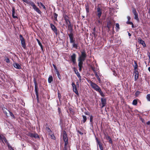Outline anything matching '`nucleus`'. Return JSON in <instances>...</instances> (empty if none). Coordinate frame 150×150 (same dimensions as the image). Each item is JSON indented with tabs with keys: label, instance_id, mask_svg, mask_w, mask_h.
<instances>
[{
	"label": "nucleus",
	"instance_id": "nucleus-1",
	"mask_svg": "<svg viewBox=\"0 0 150 150\" xmlns=\"http://www.w3.org/2000/svg\"><path fill=\"white\" fill-rule=\"evenodd\" d=\"M102 6L101 4H99L95 8V13L97 16V19H100L101 16L102 12Z\"/></svg>",
	"mask_w": 150,
	"mask_h": 150
},
{
	"label": "nucleus",
	"instance_id": "nucleus-2",
	"mask_svg": "<svg viewBox=\"0 0 150 150\" xmlns=\"http://www.w3.org/2000/svg\"><path fill=\"white\" fill-rule=\"evenodd\" d=\"M91 86L92 88L95 90L96 91L98 92L103 97H104L105 96V95L102 92V90L96 84L94 83L92 81H91L90 82Z\"/></svg>",
	"mask_w": 150,
	"mask_h": 150
},
{
	"label": "nucleus",
	"instance_id": "nucleus-3",
	"mask_svg": "<svg viewBox=\"0 0 150 150\" xmlns=\"http://www.w3.org/2000/svg\"><path fill=\"white\" fill-rule=\"evenodd\" d=\"M23 2L26 3L27 4L30 5L33 7L34 10L38 13L39 14H41L42 12L39 8L36 6L35 4L31 1H28L27 0H22Z\"/></svg>",
	"mask_w": 150,
	"mask_h": 150
},
{
	"label": "nucleus",
	"instance_id": "nucleus-4",
	"mask_svg": "<svg viewBox=\"0 0 150 150\" xmlns=\"http://www.w3.org/2000/svg\"><path fill=\"white\" fill-rule=\"evenodd\" d=\"M70 39V42L72 44V47L73 48H75L77 49L78 47V43L75 42V38L74 37V35L73 33H70L68 34Z\"/></svg>",
	"mask_w": 150,
	"mask_h": 150
},
{
	"label": "nucleus",
	"instance_id": "nucleus-5",
	"mask_svg": "<svg viewBox=\"0 0 150 150\" xmlns=\"http://www.w3.org/2000/svg\"><path fill=\"white\" fill-rule=\"evenodd\" d=\"M63 137L64 142V150H67V145L68 144V138L66 132L64 130L63 132Z\"/></svg>",
	"mask_w": 150,
	"mask_h": 150
},
{
	"label": "nucleus",
	"instance_id": "nucleus-6",
	"mask_svg": "<svg viewBox=\"0 0 150 150\" xmlns=\"http://www.w3.org/2000/svg\"><path fill=\"white\" fill-rule=\"evenodd\" d=\"M81 55L79 57L78 61H84L86 57V54L84 50L83 51L81 52Z\"/></svg>",
	"mask_w": 150,
	"mask_h": 150
},
{
	"label": "nucleus",
	"instance_id": "nucleus-7",
	"mask_svg": "<svg viewBox=\"0 0 150 150\" xmlns=\"http://www.w3.org/2000/svg\"><path fill=\"white\" fill-rule=\"evenodd\" d=\"M33 81L35 86V94L36 96V98L37 100H38L39 99V95L38 93V88L37 83L35 78H33Z\"/></svg>",
	"mask_w": 150,
	"mask_h": 150
},
{
	"label": "nucleus",
	"instance_id": "nucleus-8",
	"mask_svg": "<svg viewBox=\"0 0 150 150\" xmlns=\"http://www.w3.org/2000/svg\"><path fill=\"white\" fill-rule=\"evenodd\" d=\"M132 12L134 16V18L137 21H139V18L138 14L137 12L136 9L134 7L132 8Z\"/></svg>",
	"mask_w": 150,
	"mask_h": 150
},
{
	"label": "nucleus",
	"instance_id": "nucleus-9",
	"mask_svg": "<svg viewBox=\"0 0 150 150\" xmlns=\"http://www.w3.org/2000/svg\"><path fill=\"white\" fill-rule=\"evenodd\" d=\"M27 135L32 138L40 139V137L38 134L36 133H33L31 132H28Z\"/></svg>",
	"mask_w": 150,
	"mask_h": 150
},
{
	"label": "nucleus",
	"instance_id": "nucleus-10",
	"mask_svg": "<svg viewBox=\"0 0 150 150\" xmlns=\"http://www.w3.org/2000/svg\"><path fill=\"white\" fill-rule=\"evenodd\" d=\"M63 18L66 22V24L67 25L71 24V22L69 20V17L66 14L63 15Z\"/></svg>",
	"mask_w": 150,
	"mask_h": 150
},
{
	"label": "nucleus",
	"instance_id": "nucleus-11",
	"mask_svg": "<svg viewBox=\"0 0 150 150\" xmlns=\"http://www.w3.org/2000/svg\"><path fill=\"white\" fill-rule=\"evenodd\" d=\"M73 87V91L75 94L78 96H79V93L77 89L76 86L74 82H73L71 84Z\"/></svg>",
	"mask_w": 150,
	"mask_h": 150
},
{
	"label": "nucleus",
	"instance_id": "nucleus-12",
	"mask_svg": "<svg viewBox=\"0 0 150 150\" xmlns=\"http://www.w3.org/2000/svg\"><path fill=\"white\" fill-rule=\"evenodd\" d=\"M71 61L73 64H75L76 63V54L75 53H73L71 56Z\"/></svg>",
	"mask_w": 150,
	"mask_h": 150
},
{
	"label": "nucleus",
	"instance_id": "nucleus-13",
	"mask_svg": "<svg viewBox=\"0 0 150 150\" xmlns=\"http://www.w3.org/2000/svg\"><path fill=\"white\" fill-rule=\"evenodd\" d=\"M50 27L52 30L57 35L58 33V30L57 28L52 23L50 24Z\"/></svg>",
	"mask_w": 150,
	"mask_h": 150
},
{
	"label": "nucleus",
	"instance_id": "nucleus-14",
	"mask_svg": "<svg viewBox=\"0 0 150 150\" xmlns=\"http://www.w3.org/2000/svg\"><path fill=\"white\" fill-rule=\"evenodd\" d=\"M134 79L135 81H136L138 79L139 76V72L138 70H134Z\"/></svg>",
	"mask_w": 150,
	"mask_h": 150
},
{
	"label": "nucleus",
	"instance_id": "nucleus-15",
	"mask_svg": "<svg viewBox=\"0 0 150 150\" xmlns=\"http://www.w3.org/2000/svg\"><path fill=\"white\" fill-rule=\"evenodd\" d=\"M74 73L75 74H76L77 76L79 78V80L80 81L81 80V76H80V73L78 71V70L76 69L75 67H74Z\"/></svg>",
	"mask_w": 150,
	"mask_h": 150
},
{
	"label": "nucleus",
	"instance_id": "nucleus-16",
	"mask_svg": "<svg viewBox=\"0 0 150 150\" xmlns=\"http://www.w3.org/2000/svg\"><path fill=\"white\" fill-rule=\"evenodd\" d=\"M138 42L140 44H142L144 47H146V45L144 41L142 40L140 38H138Z\"/></svg>",
	"mask_w": 150,
	"mask_h": 150
},
{
	"label": "nucleus",
	"instance_id": "nucleus-17",
	"mask_svg": "<svg viewBox=\"0 0 150 150\" xmlns=\"http://www.w3.org/2000/svg\"><path fill=\"white\" fill-rule=\"evenodd\" d=\"M101 102L102 105L101 107V108H103L105 106L106 104V99L104 98H101Z\"/></svg>",
	"mask_w": 150,
	"mask_h": 150
},
{
	"label": "nucleus",
	"instance_id": "nucleus-18",
	"mask_svg": "<svg viewBox=\"0 0 150 150\" xmlns=\"http://www.w3.org/2000/svg\"><path fill=\"white\" fill-rule=\"evenodd\" d=\"M1 138V139H0V140H1L4 143L3 140H4L5 143L7 144V146L10 144L5 136H3Z\"/></svg>",
	"mask_w": 150,
	"mask_h": 150
},
{
	"label": "nucleus",
	"instance_id": "nucleus-19",
	"mask_svg": "<svg viewBox=\"0 0 150 150\" xmlns=\"http://www.w3.org/2000/svg\"><path fill=\"white\" fill-rule=\"evenodd\" d=\"M15 8L14 7H12V16L14 18H17L18 17L17 16H15Z\"/></svg>",
	"mask_w": 150,
	"mask_h": 150
},
{
	"label": "nucleus",
	"instance_id": "nucleus-20",
	"mask_svg": "<svg viewBox=\"0 0 150 150\" xmlns=\"http://www.w3.org/2000/svg\"><path fill=\"white\" fill-rule=\"evenodd\" d=\"M67 25L68 30L69 31H70V33H73V26L70 24H68Z\"/></svg>",
	"mask_w": 150,
	"mask_h": 150
},
{
	"label": "nucleus",
	"instance_id": "nucleus-21",
	"mask_svg": "<svg viewBox=\"0 0 150 150\" xmlns=\"http://www.w3.org/2000/svg\"><path fill=\"white\" fill-rule=\"evenodd\" d=\"M112 25V22L110 21H108L107 23V27L109 30H110Z\"/></svg>",
	"mask_w": 150,
	"mask_h": 150
},
{
	"label": "nucleus",
	"instance_id": "nucleus-22",
	"mask_svg": "<svg viewBox=\"0 0 150 150\" xmlns=\"http://www.w3.org/2000/svg\"><path fill=\"white\" fill-rule=\"evenodd\" d=\"M134 65H133V67H134V70H138V65L137 64V61L135 60H134Z\"/></svg>",
	"mask_w": 150,
	"mask_h": 150
},
{
	"label": "nucleus",
	"instance_id": "nucleus-23",
	"mask_svg": "<svg viewBox=\"0 0 150 150\" xmlns=\"http://www.w3.org/2000/svg\"><path fill=\"white\" fill-rule=\"evenodd\" d=\"M13 66L15 68L18 69H21V65L18 63H14L13 64Z\"/></svg>",
	"mask_w": 150,
	"mask_h": 150
},
{
	"label": "nucleus",
	"instance_id": "nucleus-24",
	"mask_svg": "<svg viewBox=\"0 0 150 150\" xmlns=\"http://www.w3.org/2000/svg\"><path fill=\"white\" fill-rule=\"evenodd\" d=\"M96 140L97 144L98 145H99L100 148L102 147L103 146L102 145V144L101 142L96 137Z\"/></svg>",
	"mask_w": 150,
	"mask_h": 150
},
{
	"label": "nucleus",
	"instance_id": "nucleus-25",
	"mask_svg": "<svg viewBox=\"0 0 150 150\" xmlns=\"http://www.w3.org/2000/svg\"><path fill=\"white\" fill-rule=\"evenodd\" d=\"M21 44L22 47L25 49L26 48V46L25 40L23 41H21Z\"/></svg>",
	"mask_w": 150,
	"mask_h": 150
},
{
	"label": "nucleus",
	"instance_id": "nucleus-26",
	"mask_svg": "<svg viewBox=\"0 0 150 150\" xmlns=\"http://www.w3.org/2000/svg\"><path fill=\"white\" fill-rule=\"evenodd\" d=\"M58 16V14L55 13H53V17L54 20L56 21H57V17Z\"/></svg>",
	"mask_w": 150,
	"mask_h": 150
},
{
	"label": "nucleus",
	"instance_id": "nucleus-27",
	"mask_svg": "<svg viewBox=\"0 0 150 150\" xmlns=\"http://www.w3.org/2000/svg\"><path fill=\"white\" fill-rule=\"evenodd\" d=\"M53 79L52 76L50 75L48 79V82L49 83H51L53 81Z\"/></svg>",
	"mask_w": 150,
	"mask_h": 150
},
{
	"label": "nucleus",
	"instance_id": "nucleus-28",
	"mask_svg": "<svg viewBox=\"0 0 150 150\" xmlns=\"http://www.w3.org/2000/svg\"><path fill=\"white\" fill-rule=\"evenodd\" d=\"M85 5L86 11L87 13H88L89 12V7L88 4V3H87L86 4H85Z\"/></svg>",
	"mask_w": 150,
	"mask_h": 150
},
{
	"label": "nucleus",
	"instance_id": "nucleus-29",
	"mask_svg": "<svg viewBox=\"0 0 150 150\" xmlns=\"http://www.w3.org/2000/svg\"><path fill=\"white\" fill-rule=\"evenodd\" d=\"M37 41L38 42V43L39 45L41 47V49L42 50H43V46H42V44H41V43L40 42V41L38 39H37Z\"/></svg>",
	"mask_w": 150,
	"mask_h": 150
},
{
	"label": "nucleus",
	"instance_id": "nucleus-30",
	"mask_svg": "<svg viewBox=\"0 0 150 150\" xmlns=\"http://www.w3.org/2000/svg\"><path fill=\"white\" fill-rule=\"evenodd\" d=\"M82 117L83 118V123H85V122L86 121L87 118L86 116L84 115H82Z\"/></svg>",
	"mask_w": 150,
	"mask_h": 150
},
{
	"label": "nucleus",
	"instance_id": "nucleus-31",
	"mask_svg": "<svg viewBox=\"0 0 150 150\" xmlns=\"http://www.w3.org/2000/svg\"><path fill=\"white\" fill-rule=\"evenodd\" d=\"M79 61L78 66L79 67H83V61Z\"/></svg>",
	"mask_w": 150,
	"mask_h": 150
},
{
	"label": "nucleus",
	"instance_id": "nucleus-32",
	"mask_svg": "<svg viewBox=\"0 0 150 150\" xmlns=\"http://www.w3.org/2000/svg\"><path fill=\"white\" fill-rule=\"evenodd\" d=\"M56 74H57L58 78L60 80L61 79V76L60 74L59 71L58 70H57V71H56Z\"/></svg>",
	"mask_w": 150,
	"mask_h": 150
},
{
	"label": "nucleus",
	"instance_id": "nucleus-33",
	"mask_svg": "<svg viewBox=\"0 0 150 150\" xmlns=\"http://www.w3.org/2000/svg\"><path fill=\"white\" fill-rule=\"evenodd\" d=\"M137 104V100L134 99L132 102V104L134 105H136Z\"/></svg>",
	"mask_w": 150,
	"mask_h": 150
},
{
	"label": "nucleus",
	"instance_id": "nucleus-34",
	"mask_svg": "<svg viewBox=\"0 0 150 150\" xmlns=\"http://www.w3.org/2000/svg\"><path fill=\"white\" fill-rule=\"evenodd\" d=\"M8 111H9V112L10 115V116L12 117V118H13L15 119V117L14 116L13 114V113H12V112H11L9 111V110H8Z\"/></svg>",
	"mask_w": 150,
	"mask_h": 150
},
{
	"label": "nucleus",
	"instance_id": "nucleus-35",
	"mask_svg": "<svg viewBox=\"0 0 150 150\" xmlns=\"http://www.w3.org/2000/svg\"><path fill=\"white\" fill-rule=\"evenodd\" d=\"M19 38H20V39L21 40V41L25 40L24 38L22 36V35L21 34H20L19 35Z\"/></svg>",
	"mask_w": 150,
	"mask_h": 150
},
{
	"label": "nucleus",
	"instance_id": "nucleus-36",
	"mask_svg": "<svg viewBox=\"0 0 150 150\" xmlns=\"http://www.w3.org/2000/svg\"><path fill=\"white\" fill-rule=\"evenodd\" d=\"M146 99L148 101H150V94H149L147 95Z\"/></svg>",
	"mask_w": 150,
	"mask_h": 150
},
{
	"label": "nucleus",
	"instance_id": "nucleus-37",
	"mask_svg": "<svg viewBox=\"0 0 150 150\" xmlns=\"http://www.w3.org/2000/svg\"><path fill=\"white\" fill-rule=\"evenodd\" d=\"M93 117L92 115H91L90 116V122H91V124H93Z\"/></svg>",
	"mask_w": 150,
	"mask_h": 150
},
{
	"label": "nucleus",
	"instance_id": "nucleus-38",
	"mask_svg": "<svg viewBox=\"0 0 150 150\" xmlns=\"http://www.w3.org/2000/svg\"><path fill=\"white\" fill-rule=\"evenodd\" d=\"M105 137L107 140H109L111 139L110 136L106 134H105Z\"/></svg>",
	"mask_w": 150,
	"mask_h": 150
},
{
	"label": "nucleus",
	"instance_id": "nucleus-39",
	"mask_svg": "<svg viewBox=\"0 0 150 150\" xmlns=\"http://www.w3.org/2000/svg\"><path fill=\"white\" fill-rule=\"evenodd\" d=\"M8 149L9 150H14V149H13V148L10 145V144L8 145Z\"/></svg>",
	"mask_w": 150,
	"mask_h": 150
},
{
	"label": "nucleus",
	"instance_id": "nucleus-40",
	"mask_svg": "<svg viewBox=\"0 0 150 150\" xmlns=\"http://www.w3.org/2000/svg\"><path fill=\"white\" fill-rule=\"evenodd\" d=\"M58 96L59 99V101H60V99H61V95L60 94V93L59 92L58 93Z\"/></svg>",
	"mask_w": 150,
	"mask_h": 150
},
{
	"label": "nucleus",
	"instance_id": "nucleus-41",
	"mask_svg": "<svg viewBox=\"0 0 150 150\" xmlns=\"http://www.w3.org/2000/svg\"><path fill=\"white\" fill-rule=\"evenodd\" d=\"M5 61L7 63H8L10 62V60L7 57L5 59Z\"/></svg>",
	"mask_w": 150,
	"mask_h": 150
},
{
	"label": "nucleus",
	"instance_id": "nucleus-42",
	"mask_svg": "<svg viewBox=\"0 0 150 150\" xmlns=\"http://www.w3.org/2000/svg\"><path fill=\"white\" fill-rule=\"evenodd\" d=\"M58 110L59 114V116H60L61 114H62V113L61 110V109L60 108H58Z\"/></svg>",
	"mask_w": 150,
	"mask_h": 150
},
{
	"label": "nucleus",
	"instance_id": "nucleus-43",
	"mask_svg": "<svg viewBox=\"0 0 150 150\" xmlns=\"http://www.w3.org/2000/svg\"><path fill=\"white\" fill-rule=\"evenodd\" d=\"M46 130L47 132H52V131L49 127H46Z\"/></svg>",
	"mask_w": 150,
	"mask_h": 150
},
{
	"label": "nucleus",
	"instance_id": "nucleus-44",
	"mask_svg": "<svg viewBox=\"0 0 150 150\" xmlns=\"http://www.w3.org/2000/svg\"><path fill=\"white\" fill-rule=\"evenodd\" d=\"M40 5L42 6L44 9L46 10V8L45 6L41 2L40 3Z\"/></svg>",
	"mask_w": 150,
	"mask_h": 150
},
{
	"label": "nucleus",
	"instance_id": "nucleus-45",
	"mask_svg": "<svg viewBox=\"0 0 150 150\" xmlns=\"http://www.w3.org/2000/svg\"><path fill=\"white\" fill-rule=\"evenodd\" d=\"M116 28H117L118 29H120V26L119 24L118 23H116Z\"/></svg>",
	"mask_w": 150,
	"mask_h": 150
},
{
	"label": "nucleus",
	"instance_id": "nucleus-46",
	"mask_svg": "<svg viewBox=\"0 0 150 150\" xmlns=\"http://www.w3.org/2000/svg\"><path fill=\"white\" fill-rule=\"evenodd\" d=\"M91 69L93 71V72L95 73V72H96V71L95 67H92L91 68Z\"/></svg>",
	"mask_w": 150,
	"mask_h": 150
},
{
	"label": "nucleus",
	"instance_id": "nucleus-47",
	"mask_svg": "<svg viewBox=\"0 0 150 150\" xmlns=\"http://www.w3.org/2000/svg\"><path fill=\"white\" fill-rule=\"evenodd\" d=\"M126 23L128 24L131 25V24H132L133 23L132 22L129 21H128L126 22Z\"/></svg>",
	"mask_w": 150,
	"mask_h": 150
},
{
	"label": "nucleus",
	"instance_id": "nucleus-48",
	"mask_svg": "<svg viewBox=\"0 0 150 150\" xmlns=\"http://www.w3.org/2000/svg\"><path fill=\"white\" fill-rule=\"evenodd\" d=\"M53 66L54 69L55 70H56V71H57V70H58L57 69V67L55 64H53Z\"/></svg>",
	"mask_w": 150,
	"mask_h": 150
},
{
	"label": "nucleus",
	"instance_id": "nucleus-49",
	"mask_svg": "<svg viewBox=\"0 0 150 150\" xmlns=\"http://www.w3.org/2000/svg\"><path fill=\"white\" fill-rule=\"evenodd\" d=\"M147 54L149 57V59L150 60V53L149 52H148L147 53Z\"/></svg>",
	"mask_w": 150,
	"mask_h": 150
},
{
	"label": "nucleus",
	"instance_id": "nucleus-50",
	"mask_svg": "<svg viewBox=\"0 0 150 150\" xmlns=\"http://www.w3.org/2000/svg\"><path fill=\"white\" fill-rule=\"evenodd\" d=\"M79 67V70L80 71H81L82 70V68L83 67Z\"/></svg>",
	"mask_w": 150,
	"mask_h": 150
},
{
	"label": "nucleus",
	"instance_id": "nucleus-51",
	"mask_svg": "<svg viewBox=\"0 0 150 150\" xmlns=\"http://www.w3.org/2000/svg\"><path fill=\"white\" fill-rule=\"evenodd\" d=\"M51 138L52 139H55V137L54 136V135L53 134H52V135H51Z\"/></svg>",
	"mask_w": 150,
	"mask_h": 150
},
{
	"label": "nucleus",
	"instance_id": "nucleus-52",
	"mask_svg": "<svg viewBox=\"0 0 150 150\" xmlns=\"http://www.w3.org/2000/svg\"><path fill=\"white\" fill-rule=\"evenodd\" d=\"M109 142L110 144H112V142L111 139H110L109 140Z\"/></svg>",
	"mask_w": 150,
	"mask_h": 150
},
{
	"label": "nucleus",
	"instance_id": "nucleus-53",
	"mask_svg": "<svg viewBox=\"0 0 150 150\" xmlns=\"http://www.w3.org/2000/svg\"><path fill=\"white\" fill-rule=\"evenodd\" d=\"M97 79L98 80V81H99V82H100L101 81V80H100V79L99 77V76H98V77H96Z\"/></svg>",
	"mask_w": 150,
	"mask_h": 150
},
{
	"label": "nucleus",
	"instance_id": "nucleus-54",
	"mask_svg": "<svg viewBox=\"0 0 150 150\" xmlns=\"http://www.w3.org/2000/svg\"><path fill=\"white\" fill-rule=\"evenodd\" d=\"M77 132H78V133H79L80 134H81V135H83V133L82 132H81V131H79V130H78V131H77Z\"/></svg>",
	"mask_w": 150,
	"mask_h": 150
},
{
	"label": "nucleus",
	"instance_id": "nucleus-55",
	"mask_svg": "<svg viewBox=\"0 0 150 150\" xmlns=\"http://www.w3.org/2000/svg\"><path fill=\"white\" fill-rule=\"evenodd\" d=\"M94 73L95 76L96 77H98V76H98V74H97V72H95Z\"/></svg>",
	"mask_w": 150,
	"mask_h": 150
},
{
	"label": "nucleus",
	"instance_id": "nucleus-56",
	"mask_svg": "<svg viewBox=\"0 0 150 150\" xmlns=\"http://www.w3.org/2000/svg\"><path fill=\"white\" fill-rule=\"evenodd\" d=\"M146 124L147 125H150V121H148L146 123Z\"/></svg>",
	"mask_w": 150,
	"mask_h": 150
},
{
	"label": "nucleus",
	"instance_id": "nucleus-57",
	"mask_svg": "<svg viewBox=\"0 0 150 150\" xmlns=\"http://www.w3.org/2000/svg\"><path fill=\"white\" fill-rule=\"evenodd\" d=\"M127 19H128V21H130V20L131 19V18H130V16H128L127 17Z\"/></svg>",
	"mask_w": 150,
	"mask_h": 150
},
{
	"label": "nucleus",
	"instance_id": "nucleus-58",
	"mask_svg": "<svg viewBox=\"0 0 150 150\" xmlns=\"http://www.w3.org/2000/svg\"><path fill=\"white\" fill-rule=\"evenodd\" d=\"M92 34L95 37H96V33L95 32H93L92 33Z\"/></svg>",
	"mask_w": 150,
	"mask_h": 150
},
{
	"label": "nucleus",
	"instance_id": "nucleus-59",
	"mask_svg": "<svg viewBox=\"0 0 150 150\" xmlns=\"http://www.w3.org/2000/svg\"><path fill=\"white\" fill-rule=\"evenodd\" d=\"M135 94L136 95H138L139 94V91H137Z\"/></svg>",
	"mask_w": 150,
	"mask_h": 150
},
{
	"label": "nucleus",
	"instance_id": "nucleus-60",
	"mask_svg": "<svg viewBox=\"0 0 150 150\" xmlns=\"http://www.w3.org/2000/svg\"><path fill=\"white\" fill-rule=\"evenodd\" d=\"M85 114L86 115H89V113L88 112H85Z\"/></svg>",
	"mask_w": 150,
	"mask_h": 150
},
{
	"label": "nucleus",
	"instance_id": "nucleus-61",
	"mask_svg": "<svg viewBox=\"0 0 150 150\" xmlns=\"http://www.w3.org/2000/svg\"><path fill=\"white\" fill-rule=\"evenodd\" d=\"M93 32H95L96 31V28H95V27H94L93 29Z\"/></svg>",
	"mask_w": 150,
	"mask_h": 150
},
{
	"label": "nucleus",
	"instance_id": "nucleus-62",
	"mask_svg": "<svg viewBox=\"0 0 150 150\" xmlns=\"http://www.w3.org/2000/svg\"><path fill=\"white\" fill-rule=\"evenodd\" d=\"M131 25H132V28H134V25L133 24V23H132V24H131Z\"/></svg>",
	"mask_w": 150,
	"mask_h": 150
},
{
	"label": "nucleus",
	"instance_id": "nucleus-63",
	"mask_svg": "<svg viewBox=\"0 0 150 150\" xmlns=\"http://www.w3.org/2000/svg\"><path fill=\"white\" fill-rule=\"evenodd\" d=\"M141 120L142 122H144V120L142 118L141 119Z\"/></svg>",
	"mask_w": 150,
	"mask_h": 150
},
{
	"label": "nucleus",
	"instance_id": "nucleus-64",
	"mask_svg": "<svg viewBox=\"0 0 150 150\" xmlns=\"http://www.w3.org/2000/svg\"><path fill=\"white\" fill-rule=\"evenodd\" d=\"M100 150H103V147H102L100 148Z\"/></svg>",
	"mask_w": 150,
	"mask_h": 150
}]
</instances>
